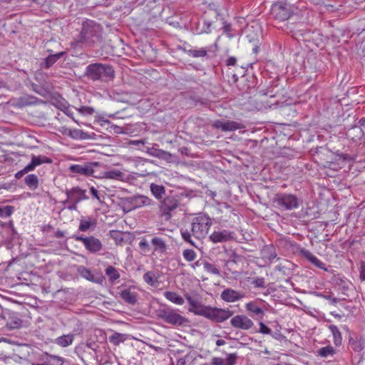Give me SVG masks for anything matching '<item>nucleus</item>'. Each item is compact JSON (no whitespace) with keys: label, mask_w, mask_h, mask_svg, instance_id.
<instances>
[{"label":"nucleus","mask_w":365,"mask_h":365,"mask_svg":"<svg viewBox=\"0 0 365 365\" xmlns=\"http://www.w3.org/2000/svg\"><path fill=\"white\" fill-rule=\"evenodd\" d=\"M212 225V219L211 217L204 213H200L192 219L190 230L187 229L180 230L182 238L185 242L196 247L192 240V236L199 240L205 238Z\"/></svg>","instance_id":"1"},{"label":"nucleus","mask_w":365,"mask_h":365,"mask_svg":"<svg viewBox=\"0 0 365 365\" xmlns=\"http://www.w3.org/2000/svg\"><path fill=\"white\" fill-rule=\"evenodd\" d=\"M186 299L190 306L189 308L190 312L194 313L195 315L202 316L216 323H221L226 321L234 314V312L229 309L205 306L195 301L190 296H187Z\"/></svg>","instance_id":"2"},{"label":"nucleus","mask_w":365,"mask_h":365,"mask_svg":"<svg viewBox=\"0 0 365 365\" xmlns=\"http://www.w3.org/2000/svg\"><path fill=\"white\" fill-rule=\"evenodd\" d=\"M101 26L91 20L83 24L82 29L78 36L71 43L75 47H92L101 39Z\"/></svg>","instance_id":"3"},{"label":"nucleus","mask_w":365,"mask_h":365,"mask_svg":"<svg viewBox=\"0 0 365 365\" xmlns=\"http://www.w3.org/2000/svg\"><path fill=\"white\" fill-rule=\"evenodd\" d=\"M85 76L93 81L108 82L115 78V71L109 64L95 63L87 66Z\"/></svg>","instance_id":"4"},{"label":"nucleus","mask_w":365,"mask_h":365,"mask_svg":"<svg viewBox=\"0 0 365 365\" xmlns=\"http://www.w3.org/2000/svg\"><path fill=\"white\" fill-rule=\"evenodd\" d=\"M157 316L163 322L174 327H182L189 322L187 318L178 312V310L170 307L159 309L157 311Z\"/></svg>","instance_id":"5"},{"label":"nucleus","mask_w":365,"mask_h":365,"mask_svg":"<svg viewBox=\"0 0 365 365\" xmlns=\"http://www.w3.org/2000/svg\"><path fill=\"white\" fill-rule=\"evenodd\" d=\"M274 206L281 210H291L299 207L301 200L293 194L282 192L274 195Z\"/></svg>","instance_id":"6"},{"label":"nucleus","mask_w":365,"mask_h":365,"mask_svg":"<svg viewBox=\"0 0 365 365\" xmlns=\"http://www.w3.org/2000/svg\"><path fill=\"white\" fill-rule=\"evenodd\" d=\"M179 206V200L177 195H167L160 202V217L162 220L169 221L172 215L171 212L177 209Z\"/></svg>","instance_id":"7"},{"label":"nucleus","mask_w":365,"mask_h":365,"mask_svg":"<svg viewBox=\"0 0 365 365\" xmlns=\"http://www.w3.org/2000/svg\"><path fill=\"white\" fill-rule=\"evenodd\" d=\"M270 14L274 21L284 22L293 14L292 6L283 2H277L272 6Z\"/></svg>","instance_id":"8"},{"label":"nucleus","mask_w":365,"mask_h":365,"mask_svg":"<svg viewBox=\"0 0 365 365\" xmlns=\"http://www.w3.org/2000/svg\"><path fill=\"white\" fill-rule=\"evenodd\" d=\"M0 318L4 322V328L6 330H14L22 327V319L14 312L10 310L3 311L0 314Z\"/></svg>","instance_id":"9"},{"label":"nucleus","mask_w":365,"mask_h":365,"mask_svg":"<svg viewBox=\"0 0 365 365\" xmlns=\"http://www.w3.org/2000/svg\"><path fill=\"white\" fill-rule=\"evenodd\" d=\"M73 237L76 241L81 242L86 249L90 252L96 253L102 249L101 242L93 236L83 237L76 235Z\"/></svg>","instance_id":"10"},{"label":"nucleus","mask_w":365,"mask_h":365,"mask_svg":"<svg viewBox=\"0 0 365 365\" xmlns=\"http://www.w3.org/2000/svg\"><path fill=\"white\" fill-rule=\"evenodd\" d=\"M130 209H138L155 205V202L145 195H135L126 199Z\"/></svg>","instance_id":"11"},{"label":"nucleus","mask_w":365,"mask_h":365,"mask_svg":"<svg viewBox=\"0 0 365 365\" xmlns=\"http://www.w3.org/2000/svg\"><path fill=\"white\" fill-rule=\"evenodd\" d=\"M232 327L242 330H249L254 326V322L246 315L239 314L230 320Z\"/></svg>","instance_id":"12"},{"label":"nucleus","mask_w":365,"mask_h":365,"mask_svg":"<svg viewBox=\"0 0 365 365\" xmlns=\"http://www.w3.org/2000/svg\"><path fill=\"white\" fill-rule=\"evenodd\" d=\"M65 193L67 197L66 202H73L78 204L81 201L88 199L86 190L81 189L79 187L67 189Z\"/></svg>","instance_id":"13"},{"label":"nucleus","mask_w":365,"mask_h":365,"mask_svg":"<svg viewBox=\"0 0 365 365\" xmlns=\"http://www.w3.org/2000/svg\"><path fill=\"white\" fill-rule=\"evenodd\" d=\"M242 292H239L231 288L224 289L221 294V299L226 302H235L245 297Z\"/></svg>","instance_id":"14"},{"label":"nucleus","mask_w":365,"mask_h":365,"mask_svg":"<svg viewBox=\"0 0 365 365\" xmlns=\"http://www.w3.org/2000/svg\"><path fill=\"white\" fill-rule=\"evenodd\" d=\"M213 243L227 242L234 238L233 233L229 230H223L221 231H215L209 237Z\"/></svg>","instance_id":"15"},{"label":"nucleus","mask_w":365,"mask_h":365,"mask_svg":"<svg viewBox=\"0 0 365 365\" xmlns=\"http://www.w3.org/2000/svg\"><path fill=\"white\" fill-rule=\"evenodd\" d=\"M78 273L88 281L101 284L103 281V277L101 274L96 276L91 269L84 266H79L77 269Z\"/></svg>","instance_id":"16"},{"label":"nucleus","mask_w":365,"mask_h":365,"mask_svg":"<svg viewBox=\"0 0 365 365\" xmlns=\"http://www.w3.org/2000/svg\"><path fill=\"white\" fill-rule=\"evenodd\" d=\"M299 255L307 259L309 262H310L312 264L316 266L317 267L327 270L326 265L322 261H320L316 256H314L310 251L306 250L305 248H299Z\"/></svg>","instance_id":"17"},{"label":"nucleus","mask_w":365,"mask_h":365,"mask_svg":"<svg viewBox=\"0 0 365 365\" xmlns=\"http://www.w3.org/2000/svg\"><path fill=\"white\" fill-rule=\"evenodd\" d=\"M214 126L216 128H220L222 131H233L243 128L242 124L232 120H216Z\"/></svg>","instance_id":"18"},{"label":"nucleus","mask_w":365,"mask_h":365,"mask_svg":"<svg viewBox=\"0 0 365 365\" xmlns=\"http://www.w3.org/2000/svg\"><path fill=\"white\" fill-rule=\"evenodd\" d=\"M69 170L71 173L85 176H91L94 173L92 165L88 163L82 165H72L70 166Z\"/></svg>","instance_id":"19"},{"label":"nucleus","mask_w":365,"mask_h":365,"mask_svg":"<svg viewBox=\"0 0 365 365\" xmlns=\"http://www.w3.org/2000/svg\"><path fill=\"white\" fill-rule=\"evenodd\" d=\"M247 312L257 319L262 320L264 316V312L259 307L256 302H250L246 304Z\"/></svg>","instance_id":"20"},{"label":"nucleus","mask_w":365,"mask_h":365,"mask_svg":"<svg viewBox=\"0 0 365 365\" xmlns=\"http://www.w3.org/2000/svg\"><path fill=\"white\" fill-rule=\"evenodd\" d=\"M364 339L361 336H350L349 347L355 352H360L364 347Z\"/></svg>","instance_id":"21"},{"label":"nucleus","mask_w":365,"mask_h":365,"mask_svg":"<svg viewBox=\"0 0 365 365\" xmlns=\"http://www.w3.org/2000/svg\"><path fill=\"white\" fill-rule=\"evenodd\" d=\"M151 245L153 247V253H165L167 251L168 245L165 240L160 237L154 236L151 239Z\"/></svg>","instance_id":"22"},{"label":"nucleus","mask_w":365,"mask_h":365,"mask_svg":"<svg viewBox=\"0 0 365 365\" xmlns=\"http://www.w3.org/2000/svg\"><path fill=\"white\" fill-rule=\"evenodd\" d=\"M120 297L128 304L134 305L138 301V294L130 288L124 289L120 292Z\"/></svg>","instance_id":"23"},{"label":"nucleus","mask_w":365,"mask_h":365,"mask_svg":"<svg viewBox=\"0 0 365 365\" xmlns=\"http://www.w3.org/2000/svg\"><path fill=\"white\" fill-rule=\"evenodd\" d=\"M332 282L336 286H338L344 293L348 291L352 285L351 282L346 277L339 275H334L332 278Z\"/></svg>","instance_id":"24"},{"label":"nucleus","mask_w":365,"mask_h":365,"mask_svg":"<svg viewBox=\"0 0 365 365\" xmlns=\"http://www.w3.org/2000/svg\"><path fill=\"white\" fill-rule=\"evenodd\" d=\"M148 153L151 156L165 160L166 161H170L172 158V155L169 152L162 149L150 148H148Z\"/></svg>","instance_id":"25"},{"label":"nucleus","mask_w":365,"mask_h":365,"mask_svg":"<svg viewBox=\"0 0 365 365\" xmlns=\"http://www.w3.org/2000/svg\"><path fill=\"white\" fill-rule=\"evenodd\" d=\"M64 54L65 52H59L56 54L49 55L47 58L44 59V61L41 63V67L44 68H49Z\"/></svg>","instance_id":"26"},{"label":"nucleus","mask_w":365,"mask_h":365,"mask_svg":"<svg viewBox=\"0 0 365 365\" xmlns=\"http://www.w3.org/2000/svg\"><path fill=\"white\" fill-rule=\"evenodd\" d=\"M329 329L332 334L333 336V342L336 346H339L342 344V336L341 333L336 325L330 324L329 327Z\"/></svg>","instance_id":"27"},{"label":"nucleus","mask_w":365,"mask_h":365,"mask_svg":"<svg viewBox=\"0 0 365 365\" xmlns=\"http://www.w3.org/2000/svg\"><path fill=\"white\" fill-rule=\"evenodd\" d=\"M150 191L157 200H160L165 195V187L162 185L151 183Z\"/></svg>","instance_id":"28"},{"label":"nucleus","mask_w":365,"mask_h":365,"mask_svg":"<svg viewBox=\"0 0 365 365\" xmlns=\"http://www.w3.org/2000/svg\"><path fill=\"white\" fill-rule=\"evenodd\" d=\"M68 136L75 140H86L91 139V135L79 129H72L71 131H68Z\"/></svg>","instance_id":"29"},{"label":"nucleus","mask_w":365,"mask_h":365,"mask_svg":"<svg viewBox=\"0 0 365 365\" xmlns=\"http://www.w3.org/2000/svg\"><path fill=\"white\" fill-rule=\"evenodd\" d=\"M73 334L63 335L56 339V344L61 347H67L73 343Z\"/></svg>","instance_id":"30"},{"label":"nucleus","mask_w":365,"mask_h":365,"mask_svg":"<svg viewBox=\"0 0 365 365\" xmlns=\"http://www.w3.org/2000/svg\"><path fill=\"white\" fill-rule=\"evenodd\" d=\"M164 296L168 300L176 304L182 305L185 302L183 298L174 292H165Z\"/></svg>","instance_id":"31"},{"label":"nucleus","mask_w":365,"mask_h":365,"mask_svg":"<svg viewBox=\"0 0 365 365\" xmlns=\"http://www.w3.org/2000/svg\"><path fill=\"white\" fill-rule=\"evenodd\" d=\"M183 51L190 56H192L193 58L205 57L207 55V50L204 48H201L199 49H186L185 48H183Z\"/></svg>","instance_id":"32"},{"label":"nucleus","mask_w":365,"mask_h":365,"mask_svg":"<svg viewBox=\"0 0 365 365\" xmlns=\"http://www.w3.org/2000/svg\"><path fill=\"white\" fill-rule=\"evenodd\" d=\"M96 227V222L91 218L81 219L80 220V225L78 227V230L81 232H86L89 230L91 228H94Z\"/></svg>","instance_id":"33"},{"label":"nucleus","mask_w":365,"mask_h":365,"mask_svg":"<svg viewBox=\"0 0 365 365\" xmlns=\"http://www.w3.org/2000/svg\"><path fill=\"white\" fill-rule=\"evenodd\" d=\"M26 185L31 190H35L38 186V178L34 174H29L24 178Z\"/></svg>","instance_id":"34"},{"label":"nucleus","mask_w":365,"mask_h":365,"mask_svg":"<svg viewBox=\"0 0 365 365\" xmlns=\"http://www.w3.org/2000/svg\"><path fill=\"white\" fill-rule=\"evenodd\" d=\"M336 354L335 349L331 345L320 348L317 351L318 356L322 358H327L328 356H333Z\"/></svg>","instance_id":"35"},{"label":"nucleus","mask_w":365,"mask_h":365,"mask_svg":"<svg viewBox=\"0 0 365 365\" xmlns=\"http://www.w3.org/2000/svg\"><path fill=\"white\" fill-rule=\"evenodd\" d=\"M106 274L108 277L109 281L113 283L116 279L120 278V274L118 270L113 266H108L106 270Z\"/></svg>","instance_id":"36"},{"label":"nucleus","mask_w":365,"mask_h":365,"mask_svg":"<svg viewBox=\"0 0 365 365\" xmlns=\"http://www.w3.org/2000/svg\"><path fill=\"white\" fill-rule=\"evenodd\" d=\"M143 280L150 286H155L158 282L155 274L150 271L144 274Z\"/></svg>","instance_id":"37"},{"label":"nucleus","mask_w":365,"mask_h":365,"mask_svg":"<svg viewBox=\"0 0 365 365\" xmlns=\"http://www.w3.org/2000/svg\"><path fill=\"white\" fill-rule=\"evenodd\" d=\"M31 161L34 163L36 167L43 163H51L52 162L51 159L45 155H33L31 158Z\"/></svg>","instance_id":"38"},{"label":"nucleus","mask_w":365,"mask_h":365,"mask_svg":"<svg viewBox=\"0 0 365 365\" xmlns=\"http://www.w3.org/2000/svg\"><path fill=\"white\" fill-rule=\"evenodd\" d=\"M14 210V207L11 205L0 206V217H10Z\"/></svg>","instance_id":"39"},{"label":"nucleus","mask_w":365,"mask_h":365,"mask_svg":"<svg viewBox=\"0 0 365 365\" xmlns=\"http://www.w3.org/2000/svg\"><path fill=\"white\" fill-rule=\"evenodd\" d=\"M203 268L205 271H207V272H209L210 274L220 276V270L217 267H215V265L207 262L205 260V262H203Z\"/></svg>","instance_id":"40"},{"label":"nucleus","mask_w":365,"mask_h":365,"mask_svg":"<svg viewBox=\"0 0 365 365\" xmlns=\"http://www.w3.org/2000/svg\"><path fill=\"white\" fill-rule=\"evenodd\" d=\"M124 340V334L118 332H115L112 336L109 337L110 342L115 346L119 345V344L123 342Z\"/></svg>","instance_id":"41"},{"label":"nucleus","mask_w":365,"mask_h":365,"mask_svg":"<svg viewBox=\"0 0 365 365\" xmlns=\"http://www.w3.org/2000/svg\"><path fill=\"white\" fill-rule=\"evenodd\" d=\"M182 256L187 262H192L197 257V254L193 250L186 249L182 252Z\"/></svg>","instance_id":"42"},{"label":"nucleus","mask_w":365,"mask_h":365,"mask_svg":"<svg viewBox=\"0 0 365 365\" xmlns=\"http://www.w3.org/2000/svg\"><path fill=\"white\" fill-rule=\"evenodd\" d=\"M264 257H267L269 260H273L277 257V253L273 246L266 247L263 250Z\"/></svg>","instance_id":"43"},{"label":"nucleus","mask_w":365,"mask_h":365,"mask_svg":"<svg viewBox=\"0 0 365 365\" xmlns=\"http://www.w3.org/2000/svg\"><path fill=\"white\" fill-rule=\"evenodd\" d=\"M105 176H106V178H109V179L118 180V179H120L123 178V173L120 170H113L106 172Z\"/></svg>","instance_id":"44"},{"label":"nucleus","mask_w":365,"mask_h":365,"mask_svg":"<svg viewBox=\"0 0 365 365\" xmlns=\"http://www.w3.org/2000/svg\"><path fill=\"white\" fill-rule=\"evenodd\" d=\"M139 248L144 253L147 254L150 251V245L145 237H142L139 242Z\"/></svg>","instance_id":"45"},{"label":"nucleus","mask_w":365,"mask_h":365,"mask_svg":"<svg viewBox=\"0 0 365 365\" xmlns=\"http://www.w3.org/2000/svg\"><path fill=\"white\" fill-rule=\"evenodd\" d=\"M77 110L81 114L84 115H91L95 112L94 109L92 107L89 106H81Z\"/></svg>","instance_id":"46"},{"label":"nucleus","mask_w":365,"mask_h":365,"mask_svg":"<svg viewBox=\"0 0 365 365\" xmlns=\"http://www.w3.org/2000/svg\"><path fill=\"white\" fill-rule=\"evenodd\" d=\"M37 101H38L37 98L34 97V96L24 97L21 99L22 105H24V106H29V105L34 104L36 103Z\"/></svg>","instance_id":"47"},{"label":"nucleus","mask_w":365,"mask_h":365,"mask_svg":"<svg viewBox=\"0 0 365 365\" xmlns=\"http://www.w3.org/2000/svg\"><path fill=\"white\" fill-rule=\"evenodd\" d=\"M252 284L255 286V287L258 288H264L265 287V282L263 277H257L255 278Z\"/></svg>","instance_id":"48"},{"label":"nucleus","mask_w":365,"mask_h":365,"mask_svg":"<svg viewBox=\"0 0 365 365\" xmlns=\"http://www.w3.org/2000/svg\"><path fill=\"white\" fill-rule=\"evenodd\" d=\"M237 356L236 354H227L225 365H235Z\"/></svg>","instance_id":"49"},{"label":"nucleus","mask_w":365,"mask_h":365,"mask_svg":"<svg viewBox=\"0 0 365 365\" xmlns=\"http://www.w3.org/2000/svg\"><path fill=\"white\" fill-rule=\"evenodd\" d=\"M259 331L262 334H270L272 333V330L267 326H266L263 322H259Z\"/></svg>","instance_id":"50"},{"label":"nucleus","mask_w":365,"mask_h":365,"mask_svg":"<svg viewBox=\"0 0 365 365\" xmlns=\"http://www.w3.org/2000/svg\"><path fill=\"white\" fill-rule=\"evenodd\" d=\"M62 110L64 112V113L73 119V120L78 123V121L74 118L73 117V112L72 110V108L68 106H63V108Z\"/></svg>","instance_id":"51"},{"label":"nucleus","mask_w":365,"mask_h":365,"mask_svg":"<svg viewBox=\"0 0 365 365\" xmlns=\"http://www.w3.org/2000/svg\"><path fill=\"white\" fill-rule=\"evenodd\" d=\"M359 279L361 281H365V262L362 261L359 266Z\"/></svg>","instance_id":"52"},{"label":"nucleus","mask_w":365,"mask_h":365,"mask_svg":"<svg viewBox=\"0 0 365 365\" xmlns=\"http://www.w3.org/2000/svg\"><path fill=\"white\" fill-rule=\"evenodd\" d=\"M62 203L65 205V207H66L69 210H77V205L76 203H74L73 202H66V200L62 202Z\"/></svg>","instance_id":"53"},{"label":"nucleus","mask_w":365,"mask_h":365,"mask_svg":"<svg viewBox=\"0 0 365 365\" xmlns=\"http://www.w3.org/2000/svg\"><path fill=\"white\" fill-rule=\"evenodd\" d=\"M211 364L212 365H225V360L222 358L214 357L212 359Z\"/></svg>","instance_id":"54"},{"label":"nucleus","mask_w":365,"mask_h":365,"mask_svg":"<svg viewBox=\"0 0 365 365\" xmlns=\"http://www.w3.org/2000/svg\"><path fill=\"white\" fill-rule=\"evenodd\" d=\"M36 166L32 161L24 168V173H29L35 169Z\"/></svg>","instance_id":"55"},{"label":"nucleus","mask_w":365,"mask_h":365,"mask_svg":"<svg viewBox=\"0 0 365 365\" xmlns=\"http://www.w3.org/2000/svg\"><path fill=\"white\" fill-rule=\"evenodd\" d=\"M324 298L329 300L332 304H336L339 302V299L333 297L331 295H324Z\"/></svg>","instance_id":"56"},{"label":"nucleus","mask_w":365,"mask_h":365,"mask_svg":"<svg viewBox=\"0 0 365 365\" xmlns=\"http://www.w3.org/2000/svg\"><path fill=\"white\" fill-rule=\"evenodd\" d=\"M237 62V58L235 57L231 56L229 57L226 61L227 66H235Z\"/></svg>","instance_id":"57"},{"label":"nucleus","mask_w":365,"mask_h":365,"mask_svg":"<svg viewBox=\"0 0 365 365\" xmlns=\"http://www.w3.org/2000/svg\"><path fill=\"white\" fill-rule=\"evenodd\" d=\"M1 227H5V226H8L11 232H12V234H15L16 233V231H15V229H14V223H13V221H10L8 224H6V223H1Z\"/></svg>","instance_id":"58"},{"label":"nucleus","mask_w":365,"mask_h":365,"mask_svg":"<svg viewBox=\"0 0 365 365\" xmlns=\"http://www.w3.org/2000/svg\"><path fill=\"white\" fill-rule=\"evenodd\" d=\"M91 193L95 198H96L98 200H101V198L98 195V191L95 187H92L91 188Z\"/></svg>","instance_id":"59"},{"label":"nucleus","mask_w":365,"mask_h":365,"mask_svg":"<svg viewBox=\"0 0 365 365\" xmlns=\"http://www.w3.org/2000/svg\"><path fill=\"white\" fill-rule=\"evenodd\" d=\"M26 173H24V168L22 169L21 170L17 172L16 174H15V178L16 179H20L21 178H22Z\"/></svg>","instance_id":"60"},{"label":"nucleus","mask_w":365,"mask_h":365,"mask_svg":"<svg viewBox=\"0 0 365 365\" xmlns=\"http://www.w3.org/2000/svg\"><path fill=\"white\" fill-rule=\"evenodd\" d=\"M203 262H205V260H198L195 262L192 266L193 268H195L196 267H200L201 265L203 266Z\"/></svg>","instance_id":"61"},{"label":"nucleus","mask_w":365,"mask_h":365,"mask_svg":"<svg viewBox=\"0 0 365 365\" xmlns=\"http://www.w3.org/2000/svg\"><path fill=\"white\" fill-rule=\"evenodd\" d=\"M55 236L57 237V238H61L64 236V232L61 230H58L55 233Z\"/></svg>","instance_id":"62"},{"label":"nucleus","mask_w":365,"mask_h":365,"mask_svg":"<svg viewBox=\"0 0 365 365\" xmlns=\"http://www.w3.org/2000/svg\"><path fill=\"white\" fill-rule=\"evenodd\" d=\"M176 365H186V360L184 358H180L178 360Z\"/></svg>","instance_id":"63"},{"label":"nucleus","mask_w":365,"mask_h":365,"mask_svg":"<svg viewBox=\"0 0 365 365\" xmlns=\"http://www.w3.org/2000/svg\"><path fill=\"white\" fill-rule=\"evenodd\" d=\"M340 156V158H342L344 160H351V158L349 155L347 154H340L339 155Z\"/></svg>","instance_id":"64"}]
</instances>
